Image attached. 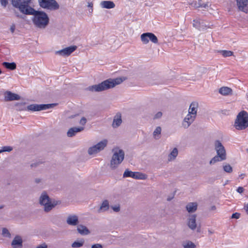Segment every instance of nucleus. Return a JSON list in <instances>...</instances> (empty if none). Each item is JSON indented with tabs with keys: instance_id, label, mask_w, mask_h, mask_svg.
<instances>
[{
	"instance_id": "1",
	"label": "nucleus",
	"mask_w": 248,
	"mask_h": 248,
	"mask_svg": "<svg viewBox=\"0 0 248 248\" xmlns=\"http://www.w3.org/2000/svg\"><path fill=\"white\" fill-rule=\"evenodd\" d=\"M27 15H32V21L34 26L40 29H45L48 25L49 18L48 15L43 11H36L32 8Z\"/></svg>"
},
{
	"instance_id": "2",
	"label": "nucleus",
	"mask_w": 248,
	"mask_h": 248,
	"mask_svg": "<svg viewBox=\"0 0 248 248\" xmlns=\"http://www.w3.org/2000/svg\"><path fill=\"white\" fill-rule=\"evenodd\" d=\"M124 79L122 78L108 79L98 84L90 86L87 90L91 92H100L114 87L122 83Z\"/></svg>"
},
{
	"instance_id": "3",
	"label": "nucleus",
	"mask_w": 248,
	"mask_h": 248,
	"mask_svg": "<svg viewBox=\"0 0 248 248\" xmlns=\"http://www.w3.org/2000/svg\"><path fill=\"white\" fill-rule=\"evenodd\" d=\"M234 126L238 130H244L248 127V113L247 111L243 110L238 114Z\"/></svg>"
},
{
	"instance_id": "4",
	"label": "nucleus",
	"mask_w": 248,
	"mask_h": 248,
	"mask_svg": "<svg viewBox=\"0 0 248 248\" xmlns=\"http://www.w3.org/2000/svg\"><path fill=\"white\" fill-rule=\"evenodd\" d=\"M31 0H12V3L14 7L17 8L19 11L24 15L30 13L32 8L30 5Z\"/></svg>"
},
{
	"instance_id": "5",
	"label": "nucleus",
	"mask_w": 248,
	"mask_h": 248,
	"mask_svg": "<svg viewBox=\"0 0 248 248\" xmlns=\"http://www.w3.org/2000/svg\"><path fill=\"white\" fill-rule=\"evenodd\" d=\"M124 153L122 149L116 150L111 158L110 167L111 169H115L120 164L124 159Z\"/></svg>"
},
{
	"instance_id": "6",
	"label": "nucleus",
	"mask_w": 248,
	"mask_h": 248,
	"mask_svg": "<svg viewBox=\"0 0 248 248\" xmlns=\"http://www.w3.org/2000/svg\"><path fill=\"white\" fill-rule=\"evenodd\" d=\"M39 203L44 206V211L46 212L50 211L55 206L56 203H52L47 193L44 191L39 198Z\"/></svg>"
},
{
	"instance_id": "7",
	"label": "nucleus",
	"mask_w": 248,
	"mask_h": 248,
	"mask_svg": "<svg viewBox=\"0 0 248 248\" xmlns=\"http://www.w3.org/2000/svg\"><path fill=\"white\" fill-rule=\"evenodd\" d=\"M40 7L50 10H56L59 8V5L55 0H38Z\"/></svg>"
},
{
	"instance_id": "8",
	"label": "nucleus",
	"mask_w": 248,
	"mask_h": 248,
	"mask_svg": "<svg viewBox=\"0 0 248 248\" xmlns=\"http://www.w3.org/2000/svg\"><path fill=\"white\" fill-rule=\"evenodd\" d=\"M192 25L193 27L200 31L205 30L212 26L209 23L206 24V22L198 17L193 20Z\"/></svg>"
},
{
	"instance_id": "9",
	"label": "nucleus",
	"mask_w": 248,
	"mask_h": 248,
	"mask_svg": "<svg viewBox=\"0 0 248 248\" xmlns=\"http://www.w3.org/2000/svg\"><path fill=\"white\" fill-rule=\"evenodd\" d=\"M108 144V140H104L95 145L89 148L88 153L90 155L97 154V153L103 150Z\"/></svg>"
},
{
	"instance_id": "10",
	"label": "nucleus",
	"mask_w": 248,
	"mask_h": 248,
	"mask_svg": "<svg viewBox=\"0 0 248 248\" xmlns=\"http://www.w3.org/2000/svg\"><path fill=\"white\" fill-rule=\"evenodd\" d=\"M56 105V104H31L27 106V109L32 111H40L52 108Z\"/></svg>"
},
{
	"instance_id": "11",
	"label": "nucleus",
	"mask_w": 248,
	"mask_h": 248,
	"mask_svg": "<svg viewBox=\"0 0 248 248\" xmlns=\"http://www.w3.org/2000/svg\"><path fill=\"white\" fill-rule=\"evenodd\" d=\"M141 40L144 44H147L149 40L154 44L158 43L157 37L152 32H146L142 33L140 36Z\"/></svg>"
},
{
	"instance_id": "12",
	"label": "nucleus",
	"mask_w": 248,
	"mask_h": 248,
	"mask_svg": "<svg viewBox=\"0 0 248 248\" xmlns=\"http://www.w3.org/2000/svg\"><path fill=\"white\" fill-rule=\"evenodd\" d=\"M215 150L217 151V155L222 157V159H226V154L224 147L219 140H216L215 142Z\"/></svg>"
},
{
	"instance_id": "13",
	"label": "nucleus",
	"mask_w": 248,
	"mask_h": 248,
	"mask_svg": "<svg viewBox=\"0 0 248 248\" xmlns=\"http://www.w3.org/2000/svg\"><path fill=\"white\" fill-rule=\"evenodd\" d=\"M1 94H3L4 96V100L5 101H10L14 100H18L20 99V96L17 94L12 93L10 91H5L3 89L0 91Z\"/></svg>"
},
{
	"instance_id": "14",
	"label": "nucleus",
	"mask_w": 248,
	"mask_h": 248,
	"mask_svg": "<svg viewBox=\"0 0 248 248\" xmlns=\"http://www.w3.org/2000/svg\"><path fill=\"white\" fill-rule=\"evenodd\" d=\"M77 46H71L65 47L62 49L56 51L55 54L62 56L63 57H66L69 56L72 52L76 50Z\"/></svg>"
},
{
	"instance_id": "15",
	"label": "nucleus",
	"mask_w": 248,
	"mask_h": 248,
	"mask_svg": "<svg viewBox=\"0 0 248 248\" xmlns=\"http://www.w3.org/2000/svg\"><path fill=\"white\" fill-rule=\"evenodd\" d=\"M196 118L195 115H193L190 114H188L184 118L182 125L185 128H188L190 125L194 122Z\"/></svg>"
},
{
	"instance_id": "16",
	"label": "nucleus",
	"mask_w": 248,
	"mask_h": 248,
	"mask_svg": "<svg viewBox=\"0 0 248 248\" xmlns=\"http://www.w3.org/2000/svg\"><path fill=\"white\" fill-rule=\"evenodd\" d=\"M66 223L70 226H76L78 224V217L74 214L69 215L66 219Z\"/></svg>"
},
{
	"instance_id": "17",
	"label": "nucleus",
	"mask_w": 248,
	"mask_h": 248,
	"mask_svg": "<svg viewBox=\"0 0 248 248\" xmlns=\"http://www.w3.org/2000/svg\"><path fill=\"white\" fill-rule=\"evenodd\" d=\"M190 4L191 5V6H193L195 8H201L205 9H207L210 5H209V2H207L206 3H204L202 1V0L194 1L192 2H191Z\"/></svg>"
},
{
	"instance_id": "18",
	"label": "nucleus",
	"mask_w": 248,
	"mask_h": 248,
	"mask_svg": "<svg viewBox=\"0 0 248 248\" xmlns=\"http://www.w3.org/2000/svg\"><path fill=\"white\" fill-rule=\"evenodd\" d=\"M196 215H192L189 216L188 218L187 225L192 230H194L197 227L196 224Z\"/></svg>"
},
{
	"instance_id": "19",
	"label": "nucleus",
	"mask_w": 248,
	"mask_h": 248,
	"mask_svg": "<svg viewBox=\"0 0 248 248\" xmlns=\"http://www.w3.org/2000/svg\"><path fill=\"white\" fill-rule=\"evenodd\" d=\"M23 241L21 237L19 235L15 236L11 243L13 248H20L22 247Z\"/></svg>"
},
{
	"instance_id": "20",
	"label": "nucleus",
	"mask_w": 248,
	"mask_h": 248,
	"mask_svg": "<svg viewBox=\"0 0 248 248\" xmlns=\"http://www.w3.org/2000/svg\"><path fill=\"white\" fill-rule=\"evenodd\" d=\"M236 2L240 10L245 12L248 10V0H236Z\"/></svg>"
},
{
	"instance_id": "21",
	"label": "nucleus",
	"mask_w": 248,
	"mask_h": 248,
	"mask_svg": "<svg viewBox=\"0 0 248 248\" xmlns=\"http://www.w3.org/2000/svg\"><path fill=\"white\" fill-rule=\"evenodd\" d=\"M84 127H74L70 128L67 133L68 137H72L74 136L78 132H81L84 130Z\"/></svg>"
},
{
	"instance_id": "22",
	"label": "nucleus",
	"mask_w": 248,
	"mask_h": 248,
	"mask_svg": "<svg viewBox=\"0 0 248 248\" xmlns=\"http://www.w3.org/2000/svg\"><path fill=\"white\" fill-rule=\"evenodd\" d=\"M122 121L121 119V114L119 113L116 114L115 116L113 123L112 126L114 128L119 126L122 124Z\"/></svg>"
},
{
	"instance_id": "23",
	"label": "nucleus",
	"mask_w": 248,
	"mask_h": 248,
	"mask_svg": "<svg viewBox=\"0 0 248 248\" xmlns=\"http://www.w3.org/2000/svg\"><path fill=\"white\" fill-rule=\"evenodd\" d=\"M198 107V103L197 102H192L189 106V108L188 109V114H190L193 115H195V116H196Z\"/></svg>"
},
{
	"instance_id": "24",
	"label": "nucleus",
	"mask_w": 248,
	"mask_h": 248,
	"mask_svg": "<svg viewBox=\"0 0 248 248\" xmlns=\"http://www.w3.org/2000/svg\"><path fill=\"white\" fill-rule=\"evenodd\" d=\"M100 6L103 8L111 9L115 7V4L112 1H102L100 3Z\"/></svg>"
},
{
	"instance_id": "25",
	"label": "nucleus",
	"mask_w": 248,
	"mask_h": 248,
	"mask_svg": "<svg viewBox=\"0 0 248 248\" xmlns=\"http://www.w3.org/2000/svg\"><path fill=\"white\" fill-rule=\"evenodd\" d=\"M197 206L196 202H189L186 205V208L189 213H193L197 210Z\"/></svg>"
},
{
	"instance_id": "26",
	"label": "nucleus",
	"mask_w": 248,
	"mask_h": 248,
	"mask_svg": "<svg viewBox=\"0 0 248 248\" xmlns=\"http://www.w3.org/2000/svg\"><path fill=\"white\" fill-rule=\"evenodd\" d=\"M77 231L81 235H87L90 233L88 229L82 225H79L78 226Z\"/></svg>"
},
{
	"instance_id": "27",
	"label": "nucleus",
	"mask_w": 248,
	"mask_h": 248,
	"mask_svg": "<svg viewBox=\"0 0 248 248\" xmlns=\"http://www.w3.org/2000/svg\"><path fill=\"white\" fill-rule=\"evenodd\" d=\"M109 208V202L108 200H104L101 203L99 209L98 210V213L108 211Z\"/></svg>"
},
{
	"instance_id": "28",
	"label": "nucleus",
	"mask_w": 248,
	"mask_h": 248,
	"mask_svg": "<svg viewBox=\"0 0 248 248\" xmlns=\"http://www.w3.org/2000/svg\"><path fill=\"white\" fill-rule=\"evenodd\" d=\"M232 90L228 87H222L219 90V93L223 95H228L232 94Z\"/></svg>"
},
{
	"instance_id": "29",
	"label": "nucleus",
	"mask_w": 248,
	"mask_h": 248,
	"mask_svg": "<svg viewBox=\"0 0 248 248\" xmlns=\"http://www.w3.org/2000/svg\"><path fill=\"white\" fill-rule=\"evenodd\" d=\"M2 65L5 67L6 68L8 69L11 70H13L16 69V65L15 62H3L2 63Z\"/></svg>"
},
{
	"instance_id": "30",
	"label": "nucleus",
	"mask_w": 248,
	"mask_h": 248,
	"mask_svg": "<svg viewBox=\"0 0 248 248\" xmlns=\"http://www.w3.org/2000/svg\"><path fill=\"white\" fill-rule=\"evenodd\" d=\"M133 178L139 180H145L147 178V175L140 172H135Z\"/></svg>"
},
{
	"instance_id": "31",
	"label": "nucleus",
	"mask_w": 248,
	"mask_h": 248,
	"mask_svg": "<svg viewBox=\"0 0 248 248\" xmlns=\"http://www.w3.org/2000/svg\"><path fill=\"white\" fill-rule=\"evenodd\" d=\"M178 155V150L176 148H173L172 151L169 155L168 160L171 161L174 160Z\"/></svg>"
},
{
	"instance_id": "32",
	"label": "nucleus",
	"mask_w": 248,
	"mask_h": 248,
	"mask_svg": "<svg viewBox=\"0 0 248 248\" xmlns=\"http://www.w3.org/2000/svg\"><path fill=\"white\" fill-rule=\"evenodd\" d=\"M218 52L221 54L224 57H230L233 55V52L230 50H220Z\"/></svg>"
},
{
	"instance_id": "33",
	"label": "nucleus",
	"mask_w": 248,
	"mask_h": 248,
	"mask_svg": "<svg viewBox=\"0 0 248 248\" xmlns=\"http://www.w3.org/2000/svg\"><path fill=\"white\" fill-rule=\"evenodd\" d=\"M161 127L160 126H157L153 132V136L155 139L158 140L159 139V135L161 132Z\"/></svg>"
},
{
	"instance_id": "34",
	"label": "nucleus",
	"mask_w": 248,
	"mask_h": 248,
	"mask_svg": "<svg viewBox=\"0 0 248 248\" xmlns=\"http://www.w3.org/2000/svg\"><path fill=\"white\" fill-rule=\"evenodd\" d=\"M225 159H222V157L220 156L217 155L214 156L209 162L210 165H214L217 162L221 161Z\"/></svg>"
},
{
	"instance_id": "35",
	"label": "nucleus",
	"mask_w": 248,
	"mask_h": 248,
	"mask_svg": "<svg viewBox=\"0 0 248 248\" xmlns=\"http://www.w3.org/2000/svg\"><path fill=\"white\" fill-rule=\"evenodd\" d=\"M134 174L135 172H133L131 170H129L128 169H126L123 174V177H131L133 178Z\"/></svg>"
},
{
	"instance_id": "36",
	"label": "nucleus",
	"mask_w": 248,
	"mask_h": 248,
	"mask_svg": "<svg viewBox=\"0 0 248 248\" xmlns=\"http://www.w3.org/2000/svg\"><path fill=\"white\" fill-rule=\"evenodd\" d=\"M84 243V241L83 239H81L79 241H75L72 244V247L75 248H80L83 245Z\"/></svg>"
},
{
	"instance_id": "37",
	"label": "nucleus",
	"mask_w": 248,
	"mask_h": 248,
	"mask_svg": "<svg viewBox=\"0 0 248 248\" xmlns=\"http://www.w3.org/2000/svg\"><path fill=\"white\" fill-rule=\"evenodd\" d=\"M2 235L4 237L11 238V234L9 230L6 228H3L2 229Z\"/></svg>"
},
{
	"instance_id": "38",
	"label": "nucleus",
	"mask_w": 248,
	"mask_h": 248,
	"mask_svg": "<svg viewBox=\"0 0 248 248\" xmlns=\"http://www.w3.org/2000/svg\"><path fill=\"white\" fill-rule=\"evenodd\" d=\"M13 150V147L10 146H3L0 150V154L2 152H10Z\"/></svg>"
},
{
	"instance_id": "39",
	"label": "nucleus",
	"mask_w": 248,
	"mask_h": 248,
	"mask_svg": "<svg viewBox=\"0 0 248 248\" xmlns=\"http://www.w3.org/2000/svg\"><path fill=\"white\" fill-rule=\"evenodd\" d=\"M184 248H195V244L191 241H188L185 244L183 245Z\"/></svg>"
},
{
	"instance_id": "40",
	"label": "nucleus",
	"mask_w": 248,
	"mask_h": 248,
	"mask_svg": "<svg viewBox=\"0 0 248 248\" xmlns=\"http://www.w3.org/2000/svg\"><path fill=\"white\" fill-rule=\"evenodd\" d=\"M223 170L228 173H231L232 171V167L229 164L225 165L223 166Z\"/></svg>"
},
{
	"instance_id": "41",
	"label": "nucleus",
	"mask_w": 248,
	"mask_h": 248,
	"mask_svg": "<svg viewBox=\"0 0 248 248\" xmlns=\"http://www.w3.org/2000/svg\"><path fill=\"white\" fill-rule=\"evenodd\" d=\"M111 208L115 212H118L120 210V206L119 205H115V206H111Z\"/></svg>"
},
{
	"instance_id": "42",
	"label": "nucleus",
	"mask_w": 248,
	"mask_h": 248,
	"mask_svg": "<svg viewBox=\"0 0 248 248\" xmlns=\"http://www.w3.org/2000/svg\"><path fill=\"white\" fill-rule=\"evenodd\" d=\"M88 7H90V9L89 10L90 13H92L93 11V3L92 2H88Z\"/></svg>"
},
{
	"instance_id": "43",
	"label": "nucleus",
	"mask_w": 248,
	"mask_h": 248,
	"mask_svg": "<svg viewBox=\"0 0 248 248\" xmlns=\"http://www.w3.org/2000/svg\"><path fill=\"white\" fill-rule=\"evenodd\" d=\"M87 122V120L85 117H82L80 120L79 124L82 125H84Z\"/></svg>"
},
{
	"instance_id": "44",
	"label": "nucleus",
	"mask_w": 248,
	"mask_h": 248,
	"mask_svg": "<svg viewBox=\"0 0 248 248\" xmlns=\"http://www.w3.org/2000/svg\"><path fill=\"white\" fill-rule=\"evenodd\" d=\"M240 214H239L238 213H235L232 214V218L238 219L240 217Z\"/></svg>"
},
{
	"instance_id": "45",
	"label": "nucleus",
	"mask_w": 248,
	"mask_h": 248,
	"mask_svg": "<svg viewBox=\"0 0 248 248\" xmlns=\"http://www.w3.org/2000/svg\"><path fill=\"white\" fill-rule=\"evenodd\" d=\"M162 113L161 112H158L154 116V119H158L161 117Z\"/></svg>"
},
{
	"instance_id": "46",
	"label": "nucleus",
	"mask_w": 248,
	"mask_h": 248,
	"mask_svg": "<svg viewBox=\"0 0 248 248\" xmlns=\"http://www.w3.org/2000/svg\"><path fill=\"white\" fill-rule=\"evenodd\" d=\"M0 0L1 5L4 7H6L8 3V0Z\"/></svg>"
},
{
	"instance_id": "47",
	"label": "nucleus",
	"mask_w": 248,
	"mask_h": 248,
	"mask_svg": "<svg viewBox=\"0 0 248 248\" xmlns=\"http://www.w3.org/2000/svg\"><path fill=\"white\" fill-rule=\"evenodd\" d=\"M91 248H103V247L102 246V245L100 244H94L93 245Z\"/></svg>"
},
{
	"instance_id": "48",
	"label": "nucleus",
	"mask_w": 248,
	"mask_h": 248,
	"mask_svg": "<svg viewBox=\"0 0 248 248\" xmlns=\"http://www.w3.org/2000/svg\"><path fill=\"white\" fill-rule=\"evenodd\" d=\"M244 188L243 187H241V186H239L237 188L236 191L237 192H238L239 193H242L244 191Z\"/></svg>"
},
{
	"instance_id": "49",
	"label": "nucleus",
	"mask_w": 248,
	"mask_h": 248,
	"mask_svg": "<svg viewBox=\"0 0 248 248\" xmlns=\"http://www.w3.org/2000/svg\"><path fill=\"white\" fill-rule=\"evenodd\" d=\"M15 14L16 17L20 18H24V16L20 15L18 12L15 11Z\"/></svg>"
},
{
	"instance_id": "50",
	"label": "nucleus",
	"mask_w": 248,
	"mask_h": 248,
	"mask_svg": "<svg viewBox=\"0 0 248 248\" xmlns=\"http://www.w3.org/2000/svg\"><path fill=\"white\" fill-rule=\"evenodd\" d=\"M244 209H245V210L246 211L248 215V203L244 204Z\"/></svg>"
},
{
	"instance_id": "51",
	"label": "nucleus",
	"mask_w": 248,
	"mask_h": 248,
	"mask_svg": "<svg viewBox=\"0 0 248 248\" xmlns=\"http://www.w3.org/2000/svg\"><path fill=\"white\" fill-rule=\"evenodd\" d=\"M15 29H16V26L15 25H13L11 26V28H10V31H11L13 33L14 31H15Z\"/></svg>"
},
{
	"instance_id": "52",
	"label": "nucleus",
	"mask_w": 248,
	"mask_h": 248,
	"mask_svg": "<svg viewBox=\"0 0 248 248\" xmlns=\"http://www.w3.org/2000/svg\"><path fill=\"white\" fill-rule=\"evenodd\" d=\"M34 181L35 183L39 184L42 182V179L40 178H35Z\"/></svg>"
},
{
	"instance_id": "53",
	"label": "nucleus",
	"mask_w": 248,
	"mask_h": 248,
	"mask_svg": "<svg viewBox=\"0 0 248 248\" xmlns=\"http://www.w3.org/2000/svg\"><path fill=\"white\" fill-rule=\"evenodd\" d=\"M47 248V245L45 244L40 245L37 247V248Z\"/></svg>"
},
{
	"instance_id": "54",
	"label": "nucleus",
	"mask_w": 248,
	"mask_h": 248,
	"mask_svg": "<svg viewBox=\"0 0 248 248\" xmlns=\"http://www.w3.org/2000/svg\"><path fill=\"white\" fill-rule=\"evenodd\" d=\"M245 174H244V173H242L240 175H239V177L241 179H244V178L245 177Z\"/></svg>"
},
{
	"instance_id": "55",
	"label": "nucleus",
	"mask_w": 248,
	"mask_h": 248,
	"mask_svg": "<svg viewBox=\"0 0 248 248\" xmlns=\"http://www.w3.org/2000/svg\"><path fill=\"white\" fill-rule=\"evenodd\" d=\"M216 206H213L211 207V210H215L216 209Z\"/></svg>"
},
{
	"instance_id": "56",
	"label": "nucleus",
	"mask_w": 248,
	"mask_h": 248,
	"mask_svg": "<svg viewBox=\"0 0 248 248\" xmlns=\"http://www.w3.org/2000/svg\"><path fill=\"white\" fill-rule=\"evenodd\" d=\"M36 165H36V164H31V166L32 167H33V166H36Z\"/></svg>"
},
{
	"instance_id": "57",
	"label": "nucleus",
	"mask_w": 248,
	"mask_h": 248,
	"mask_svg": "<svg viewBox=\"0 0 248 248\" xmlns=\"http://www.w3.org/2000/svg\"><path fill=\"white\" fill-rule=\"evenodd\" d=\"M200 231V228H198L197 232H199Z\"/></svg>"
}]
</instances>
